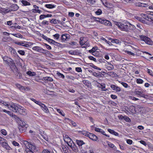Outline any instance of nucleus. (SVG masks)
Listing matches in <instances>:
<instances>
[{
    "label": "nucleus",
    "instance_id": "nucleus-1",
    "mask_svg": "<svg viewBox=\"0 0 153 153\" xmlns=\"http://www.w3.org/2000/svg\"><path fill=\"white\" fill-rule=\"evenodd\" d=\"M115 25L122 30L128 32L130 30H134L135 27L128 22L122 24L120 22H117Z\"/></svg>",
    "mask_w": 153,
    "mask_h": 153
},
{
    "label": "nucleus",
    "instance_id": "nucleus-2",
    "mask_svg": "<svg viewBox=\"0 0 153 153\" xmlns=\"http://www.w3.org/2000/svg\"><path fill=\"white\" fill-rule=\"evenodd\" d=\"M28 127V125L21 119H19V129L20 132L25 131Z\"/></svg>",
    "mask_w": 153,
    "mask_h": 153
},
{
    "label": "nucleus",
    "instance_id": "nucleus-3",
    "mask_svg": "<svg viewBox=\"0 0 153 153\" xmlns=\"http://www.w3.org/2000/svg\"><path fill=\"white\" fill-rule=\"evenodd\" d=\"M2 58L4 64L13 66L15 65V63L13 60L11 58L6 56L3 57Z\"/></svg>",
    "mask_w": 153,
    "mask_h": 153
},
{
    "label": "nucleus",
    "instance_id": "nucleus-4",
    "mask_svg": "<svg viewBox=\"0 0 153 153\" xmlns=\"http://www.w3.org/2000/svg\"><path fill=\"white\" fill-rule=\"evenodd\" d=\"M24 143L27 149H29L34 152L38 151V148L35 145L31 144L27 141H24Z\"/></svg>",
    "mask_w": 153,
    "mask_h": 153
},
{
    "label": "nucleus",
    "instance_id": "nucleus-5",
    "mask_svg": "<svg viewBox=\"0 0 153 153\" xmlns=\"http://www.w3.org/2000/svg\"><path fill=\"white\" fill-rule=\"evenodd\" d=\"M140 37L141 40L144 41L148 45H152L153 42L149 38L144 36H140Z\"/></svg>",
    "mask_w": 153,
    "mask_h": 153
},
{
    "label": "nucleus",
    "instance_id": "nucleus-6",
    "mask_svg": "<svg viewBox=\"0 0 153 153\" xmlns=\"http://www.w3.org/2000/svg\"><path fill=\"white\" fill-rule=\"evenodd\" d=\"M32 50L36 51L37 52L40 53H42L44 54L48 53L49 51L42 48L38 46H34L32 48Z\"/></svg>",
    "mask_w": 153,
    "mask_h": 153
},
{
    "label": "nucleus",
    "instance_id": "nucleus-7",
    "mask_svg": "<svg viewBox=\"0 0 153 153\" xmlns=\"http://www.w3.org/2000/svg\"><path fill=\"white\" fill-rule=\"evenodd\" d=\"M135 6L143 7H147L150 9L153 10V4L150 5L149 4L144 3L140 2L136 3L134 4Z\"/></svg>",
    "mask_w": 153,
    "mask_h": 153
},
{
    "label": "nucleus",
    "instance_id": "nucleus-8",
    "mask_svg": "<svg viewBox=\"0 0 153 153\" xmlns=\"http://www.w3.org/2000/svg\"><path fill=\"white\" fill-rule=\"evenodd\" d=\"M145 91L142 89H136L135 91V94L138 95V97H145V94L143 93L145 92Z\"/></svg>",
    "mask_w": 153,
    "mask_h": 153
},
{
    "label": "nucleus",
    "instance_id": "nucleus-9",
    "mask_svg": "<svg viewBox=\"0 0 153 153\" xmlns=\"http://www.w3.org/2000/svg\"><path fill=\"white\" fill-rule=\"evenodd\" d=\"M20 114L23 115H26L27 114V111L23 107L21 106H19L18 111Z\"/></svg>",
    "mask_w": 153,
    "mask_h": 153
},
{
    "label": "nucleus",
    "instance_id": "nucleus-10",
    "mask_svg": "<svg viewBox=\"0 0 153 153\" xmlns=\"http://www.w3.org/2000/svg\"><path fill=\"white\" fill-rule=\"evenodd\" d=\"M19 106L14 104H12L9 106V109L10 110L14 112H17L18 111Z\"/></svg>",
    "mask_w": 153,
    "mask_h": 153
},
{
    "label": "nucleus",
    "instance_id": "nucleus-11",
    "mask_svg": "<svg viewBox=\"0 0 153 153\" xmlns=\"http://www.w3.org/2000/svg\"><path fill=\"white\" fill-rule=\"evenodd\" d=\"M98 19L99 20H97V21L102 24L108 26H110L111 25V23L109 21L106 20H102L99 19Z\"/></svg>",
    "mask_w": 153,
    "mask_h": 153
},
{
    "label": "nucleus",
    "instance_id": "nucleus-12",
    "mask_svg": "<svg viewBox=\"0 0 153 153\" xmlns=\"http://www.w3.org/2000/svg\"><path fill=\"white\" fill-rule=\"evenodd\" d=\"M68 140H65V142L67 143L68 145L71 147L72 146H74V143L71 138H68Z\"/></svg>",
    "mask_w": 153,
    "mask_h": 153
},
{
    "label": "nucleus",
    "instance_id": "nucleus-13",
    "mask_svg": "<svg viewBox=\"0 0 153 153\" xmlns=\"http://www.w3.org/2000/svg\"><path fill=\"white\" fill-rule=\"evenodd\" d=\"M88 137L93 140L96 141L98 139V137L97 136L91 133H88Z\"/></svg>",
    "mask_w": 153,
    "mask_h": 153
},
{
    "label": "nucleus",
    "instance_id": "nucleus-14",
    "mask_svg": "<svg viewBox=\"0 0 153 153\" xmlns=\"http://www.w3.org/2000/svg\"><path fill=\"white\" fill-rule=\"evenodd\" d=\"M41 79L44 81L45 83H47L49 81L52 82L53 81V79L51 77L49 76L44 77Z\"/></svg>",
    "mask_w": 153,
    "mask_h": 153
},
{
    "label": "nucleus",
    "instance_id": "nucleus-15",
    "mask_svg": "<svg viewBox=\"0 0 153 153\" xmlns=\"http://www.w3.org/2000/svg\"><path fill=\"white\" fill-rule=\"evenodd\" d=\"M110 87L113 90L116 91V92H120L121 91V88H120L115 85H111Z\"/></svg>",
    "mask_w": 153,
    "mask_h": 153
},
{
    "label": "nucleus",
    "instance_id": "nucleus-16",
    "mask_svg": "<svg viewBox=\"0 0 153 153\" xmlns=\"http://www.w3.org/2000/svg\"><path fill=\"white\" fill-rule=\"evenodd\" d=\"M1 145L3 146L6 149L10 150L11 148L8 145L7 142L6 141V140L5 141H4L3 142H2Z\"/></svg>",
    "mask_w": 153,
    "mask_h": 153
},
{
    "label": "nucleus",
    "instance_id": "nucleus-17",
    "mask_svg": "<svg viewBox=\"0 0 153 153\" xmlns=\"http://www.w3.org/2000/svg\"><path fill=\"white\" fill-rule=\"evenodd\" d=\"M76 142L77 144L80 148H82V145L85 144V143L83 140H76Z\"/></svg>",
    "mask_w": 153,
    "mask_h": 153
},
{
    "label": "nucleus",
    "instance_id": "nucleus-18",
    "mask_svg": "<svg viewBox=\"0 0 153 153\" xmlns=\"http://www.w3.org/2000/svg\"><path fill=\"white\" fill-rule=\"evenodd\" d=\"M9 51L11 53V54L14 56H15L17 55V53L16 52V50L13 48H10L9 49Z\"/></svg>",
    "mask_w": 153,
    "mask_h": 153
},
{
    "label": "nucleus",
    "instance_id": "nucleus-19",
    "mask_svg": "<svg viewBox=\"0 0 153 153\" xmlns=\"http://www.w3.org/2000/svg\"><path fill=\"white\" fill-rule=\"evenodd\" d=\"M33 44L32 43L30 42H21V45L26 47H28L29 46Z\"/></svg>",
    "mask_w": 153,
    "mask_h": 153
},
{
    "label": "nucleus",
    "instance_id": "nucleus-20",
    "mask_svg": "<svg viewBox=\"0 0 153 153\" xmlns=\"http://www.w3.org/2000/svg\"><path fill=\"white\" fill-rule=\"evenodd\" d=\"M9 12V10L5 8H0V13L2 14H5Z\"/></svg>",
    "mask_w": 153,
    "mask_h": 153
},
{
    "label": "nucleus",
    "instance_id": "nucleus-21",
    "mask_svg": "<svg viewBox=\"0 0 153 153\" xmlns=\"http://www.w3.org/2000/svg\"><path fill=\"white\" fill-rule=\"evenodd\" d=\"M110 40H111V42L113 43H115L117 44H120L121 43V41L117 39H110Z\"/></svg>",
    "mask_w": 153,
    "mask_h": 153
},
{
    "label": "nucleus",
    "instance_id": "nucleus-22",
    "mask_svg": "<svg viewBox=\"0 0 153 153\" xmlns=\"http://www.w3.org/2000/svg\"><path fill=\"white\" fill-rule=\"evenodd\" d=\"M50 22L51 23H53L54 24H61V22L60 20H56L54 19H52L50 21Z\"/></svg>",
    "mask_w": 153,
    "mask_h": 153
},
{
    "label": "nucleus",
    "instance_id": "nucleus-23",
    "mask_svg": "<svg viewBox=\"0 0 153 153\" xmlns=\"http://www.w3.org/2000/svg\"><path fill=\"white\" fill-rule=\"evenodd\" d=\"M41 108L45 113H48L49 112V110L48 108L45 104Z\"/></svg>",
    "mask_w": 153,
    "mask_h": 153
},
{
    "label": "nucleus",
    "instance_id": "nucleus-24",
    "mask_svg": "<svg viewBox=\"0 0 153 153\" xmlns=\"http://www.w3.org/2000/svg\"><path fill=\"white\" fill-rule=\"evenodd\" d=\"M108 131L111 134H112L115 136H117L119 135L118 133L117 132H115L114 131L111 129H108Z\"/></svg>",
    "mask_w": 153,
    "mask_h": 153
},
{
    "label": "nucleus",
    "instance_id": "nucleus-25",
    "mask_svg": "<svg viewBox=\"0 0 153 153\" xmlns=\"http://www.w3.org/2000/svg\"><path fill=\"white\" fill-rule=\"evenodd\" d=\"M99 73H97L95 72H94L93 73L92 75L96 77H102L101 74H102V73L101 72H98Z\"/></svg>",
    "mask_w": 153,
    "mask_h": 153
},
{
    "label": "nucleus",
    "instance_id": "nucleus-26",
    "mask_svg": "<svg viewBox=\"0 0 153 153\" xmlns=\"http://www.w3.org/2000/svg\"><path fill=\"white\" fill-rule=\"evenodd\" d=\"M12 8V10L13 11H15L18 9L19 6L16 4H13L11 6Z\"/></svg>",
    "mask_w": 153,
    "mask_h": 153
},
{
    "label": "nucleus",
    "instance_id": "nucleus-27",
    "mask_svg": "<svg viewBox=\"0 0 153 153\" xmlns=\"http://www.w3.org/2000/svg\"><path fill=\"white\" fill-rule=\"evenodd\" d=\"M70 36L68 34H65L62 35L61 38L62 40H65L67 38H68Z\"/></svg>",
    "mask_w": 153,
    "mask_h": 153
},
{
    "label": "nucleus",
    "instance_id": "nucleus-28",
    "mask_svg": "<svg viewBox=\"0 0 153 153\" xmlns=\"http://www.w3.org/2000/svg\"><path fill=\"white\" fill-rule=\"evenodd\" d=\"M68 53L71 55H76L78 54V53L76 50L69 51H68Z\"/></svg>",
    "mask_w": 153,
    "mask_h": 153
},
{
    "label": "nucleus",
    "instance_id": "nucleus-29",
    "mask_svg": "<svg viewBox=\"0 0 153 153\" xmlns=\"http://www.w3.org/2000/svg\"><path fill=\"white\" fill-rule=\"evenodd\" d=\"M10 38V37L9 36H3L2 41L4 42H7Z\"/></svg>",
    "mask_w": 153,
    "mask_h": 153
},
{
    "label": "nucleus",
    "instance_id": "nucleus-30",
    "mask_svg": "<svg viewBox=\"0 0 153 153\" xmlns=\"http://www.w3.org/2000/svg\"><path fill=\"white\" fill-rule=\"evenodd\" d=\"M45 7L49 9H52L55 7V6L51 4H46L45 5Z\"/></svg>",
    "mask_w": 153,
    "mask_h": 153
},
{
    "label": "nucleus",
    "instance_id": "nucleus-31",
    "mask_svg": "<svg viewBox=\"0 0 153 153\" xmlns=\"http://www.w3.org/2000/svg\"><path fill=\"white\" fill-rule=\"evenodd\" d=\"M107 74L112 77H116L117 74L114 72H110L107 73Z\"/></svg>",
    "mask_w": 153,
    "mask_h": 153
},
{
    "label": "nucleus",
    "instance_id": "nucleus-32",
    "mask_svg": "<svg viewBox=\"0 0 153 153\" xmlns=\"http://www.w3.org/2000/svg\"><path fill=\"white\" fill-rule=\"evenodd\" d=\"M21 2L24 6L30 5V3L26 1L22 0L21 1Z\"/></svg>",
    "mask_w": 153,
    "mask_h": 153
},
{
    "label": "nucleus",
    "instance_id": "nucleus-33",
    "mask_svg": "<svg viewBox=\"0 0 153 153\" xmlns=\"http://www.w3.org/2000/svg\"><path fill=\"white\" fill-rule=\"evenodd\" d=\"M27 74L28 75L31 76H33L36 75V73L35 72H31L30 71L27 72Z\"/></svg>",
    "mask_w": 153,
    "mask_h": 153
},
{
    "label": "nucleus",
    "instance_id": "nucleus-34",
    "mask_svg": "<svg viewBox=\"0 0 153 153\" xmlns=\"http://www.w3.org/2000/svg\"><path fill=\"white\" fill-rule=\"evenodd\" d=\"M86 42L84 41V38H81L80 39V41L79 42L80 44L81 45H85Z\"/></svg>",
    "mask_w": 153,
    "mask_h": 153
},
{
    "label": "nucleus",
    "instance_id": "nucleus-35",
    "mask_svg": "<svg viewBox=\"0 0 153 153\" xmlns=\"http://www.w3.org/2000/svg\"><path fill=\"white\" fill-rule=\"evenodd\" d=\"M56 109L57 111L60 114H61L62 116H65V114L63 112V111L57 108H55Z\"/></svg>",
    "mask_w": 153,
    "mask_h": 153
},
{
    "label": "nucleus",
    "instance_id": "nucleus-36",
    "mask_svg": "<svg viewBox=\"0 0 153 153\" xmlns=\"http://www.w3.org/2000/svg\"><path fill=\"white\" fill-rule=\"evenodd\" d=\"M120 82L121 84V85H122L125 88H128L130 87V86H128V84L126 83L121 82Z\"/></svg>",
    "mask_w": 153,
    "mask_h": 153
},
{
    "label": "nucleus",
    "instance_id": "nucleus-37",
    "mask_svg": "<svg viewBox=\"0 0 153 153\" xmlns=\"http://www.w3.org/2000/svg\"><path fill=\"white\" fill-rule=\"evenodd\" d=\"M0 103L3 104L4 105L7 106L9 108V106L11 105H9L7 103L4 102V101L2 100H0Z\"/></svg>",
    "mask_w": 153,
    "mask_h": 153
},
{
    "label": "nucleus",
    "instance_id": "nucleus-38",
    "mask_svg": "<svg viewBox=\"0 0 153 153\" xmlns=\"http://www.w3.org/2000/svg\"><path fill=\"white\" fill-rule=\"evenodd\" d=\"M72 149L75 152H78V148L77 146L74 144V146H72L71 147Z\"/></svg>",
    "mask_w": 153,
    "mask_h": 153
},
{
    "label": "nucleus",
    "instance_id": "nucleus-39",
    "mask_svg": "<svg viewBox=\"0 0 153 153\" xmlns=\"http://www.w3.org/2000/svg\"><path fill=\"white\" fill-rule=\"evenodd\" d=\"M97 50V47H94L91 49L89 50L88 51L90 53H94Z\"/></svg>",
    "mask_w": 153,
    "mask_h": 153
},
{
    "label": "nucleus",
    "instance_id": "nucleus-40",
    "mask_svg": "<svg viewBox=\"0 0 153 153\" xmlns=\"http://www.w3.org/2000/svg\"><path fill=\"white\" fill-rule=\"evenodd\" d=\"M79 132L81 133V134L88 137V132L86 131H79Z\"/></svg>",
    "mask_w": 153,
    "mask_h": 153
},
{
    "label": "nucleus",
    "instance_id": "nucleus-41",
    "mask_svg": "<svg viewBox=\"0 0 153 153\" xmlns=\"http://www.w3.org/2000/svg\"><path fill=\"white\" fill-rule=\"evenodd\" d=\"M136 82L138 84H142L143 82V81L141 79H137Z\"/></svg>",
    "mask_w": 153,
    "mask_h": 153
},
{
    "label": "nucleus",
    "instance_id": "nucleus-42",
    "mask_svg": "<svg viewBox=\"0 0 153 153\" xmlns=\"http://www.w3.org/2000/svg\"><path fill=\"white\" fill-rule=\"evenodd\" d=\"M108 146L110 148H114V149H115L116 148V147H115V146L114 145V144L110 142H108Z\"/></svg>",
    "mask_w": 153,
    "mask_h": 153
},
{
    "label": "nucleus",
    "instance_id": "nucleus-43",
    "mask_svg": "<svg viewBox=\"0 0 153 153\" xmlns=\"http://www.w3.org/2000/svg\"><path fill=\"white\" fill-rule=\"evenodd\" d=\"M15 85H16V86L18 88H19V90H20L21 91H22V88H23V86H22L20 84H18V83L16 84H15Z\"/></svg>",
    "mask_w": 153,
    "mask_h": 153
},
{
    "label": "nucleus",
    "instance_id": "nucleus-44",
    "mask_svg": "<svg viewBox=\"0 0 153 153\" xmlns=\"http://www.w3.org/2000/svg\"><path fill=\"white\" fill-rule=\"evenodd\" d=\"M83 83L84 84L86 85H88L90 84L89 81L86 80H84L82 81Z\"/></svg>",
    "mask_w": 153,
    "mask_h": 153
},
{
    "label": "nucleus",
    "instance_id": "nucleus-45",
    "mask_svg": "<svg viewBox=\"0 0 153 153\" xmlns=\"http://www.w3.org/2000/svg\"><path fill=\"white\" fill-rule=\"evenodd\" d=\"M22 91H28L30 90V88L28 87H23Z\"/></svg>",
    "mask_w": 153,
    "mask_h": 153
},
{
    "label": "nucleus",
    "instance_id": "nucleus-46",
    "mask_svg": "<svg viewBox=\"0 0 153 153\" xmlns=\"http://www.w3.org/2000/svg\"><path fill=\"white\" fill-rule=\"evenodd\" d=\"M141 16L143 17L144 19H145L146 20H149V17L147 16V15L144 14H141Z\"/></svg>",
    "mask_w": 153,
    "mask_h": 153
},
{
    "label": "nucleus",
    "instance_id": "nucleus-47",
    "mask_svg": "<svg viewBox=\"0 0 153 153\" xmlns=\"http://www.w3.org/2000/svg\"><path fill=\"white\" fill-rule=\"evenodd\" d=\"M102 10L100 9H99L95 12V13L97 15H99L102 14Z\"/></svg>",
    "mask_w": 153,
    "mask_h": 153
},
{
    "label": "nucleus",
    "instance_id": "nucleus-48",
    "mask_svg": "<svg viewBox=\"0 0 153 153\" xmlns=\"http://www.w3.org/2000/svg\"><path fill=\"white\" fill-rule=\"evenodd\" d=\"M1 133L4 135H6L7 134V132L4 129H2L1 131Z\"/></svg>",
    "mask_w": 153,
    "mask_h": 153
},
{
    "label": "nucleus",
    "instance_id": "nucleus-49",
    "mask_svg": "<svg viewBox=\"0 0 153 153\" xmlns=\"http://www.w3.org/2000/svg\"><path fill=\"white\" fill-rule=\"evenodd\" d=\"M7 114L10 116L14 117H16V115L13 114L12 113L9 111H8Z\"/></svg>",
    "mask_w": 153,
    "mask_h": 153
},
{
    "label": "nucleus",
    "instance_id": "nucleus-50",
    "mask_svg": "<svg viewBox=\"0 0 153 153\" xmlns=\"http://www.w3.org/2000/svg\"><path fill=\"white\" fill-rule=\"evenodd\" d=\"M56 74L59 77H60L61 78L64 79L65 77V76L64 75L61 73L57 72Z\"/></svg>",
    "mask_w": 153,
    "mask_h": 153
},
{
    "label": "nucleus",
    "instance_id": "nucleus-51",
    "mask_svg": "<svg viewBox=\"0 0 153 153\" xmlns=\"http://www.w3.org/2000/svg\"><path fill=\"white\" fill-rule=\"evenodd\" d=\"M42 24L43 25H48L49 24V22L47 21L43 20L42 22Z\"/></svg>",
    "mask_w": 153,
    "mask_h": 153
},
{
    "label": "nucleus",
    "instance_id": "nucleus-52",
    "mask_svg": "<svg viewBox=\"0 0 153 153\" xmlns=\"http://www.w3.org/2000/svg\"><path fill=\"white\" fill-rule=\"evenodd\" d=\"M88 58L91 60H93L95 62H97L96 58L94 57L93 56H88Z\"/></svg>",
    "mask_w": 153,
    "mask_h": 153
},
{
    "label": "nucleus",
    "instance_id": "nucleus-53",
    "mask_svg": "<svg viewBox=\"0 0 153 153\" xmlns=\"http://www.w3.org/2000/svg\"><path fill=\"white\" fill-rule=\"evenodd\" d=\"M18 52L22 55H24L25 54V52L24 51L19 50L18 51Z\"/></svg>",
    "mask_w": 153,
    "mask_h": 153
},
{
    "label": "nucleus",
    "instance_id": "nucleus-54",
    "mask_svg": "<svg viewBox=\"0 0 153 153\" xmlns=\"http://www.w3.org/2000/svg\"><path fill=\"white\" fill-rule=\"evenodd\" d=\"M94 130L95 131L100 133L102 132V130L101 129L97 128H95Z\"/></svg>",
    "mask_w": 153,
    "mask_h": 153
},
{
    "label": "nucleus",
    "instance_id": "nucleus-55",
    "mask_svg": "<svg viewBox=\"0 0 153 153\" xmlns=\"http://www.w3.org/2000/svg\"><path fill=\"white\" fill-rule=\"evenodd\" d=\"M125 52L126 53H127L129 55H131L133 56H134V55H135L134 53H133L132 52H131V51H125Z\"/></svg>",
    "mask_w": 153,
    "mask_h": 153
},
{
    "label": "nucleus",
    "instance_id": "nucleus-56",
    "mask_svg": "<svg viewBox=\"0 0 153 153\" xmlns=\"http://www.w3.org/2000/svg\"><path fill=\"white\" fill-rule=\"evenodd\" d=\"M2 34L3 36H9L10 35V33L7 32H4L2 33Z\"/></svg>",
    "mask_w": 153,
    "mask_h": 153
},
{
    "label": "nucleus",
    "instance_id": "nucleus-57",
    "mask_svg": "<svg viewBox=\"0 0 153 153\" xmlns=\"http://www.w3.org/2000/svg\"><path fill=\"white\" fill-rule=\"evenodd\" d=\"M124 120L126 122H130L131 121L130 119L126 116L125 117Z\"/></svg>",
    "mask_w": 153,
    "mask_h": 153
},
{
    "label": "nucleus",
    "instance_id": "nucleus-58",
    "mask_svg": "<svg viewBox=\"0 0 153 153\" xmlns=\"http://www.w3.org/2000/svg\"><path fill=\"white\" fill-rule=\"evenodd\" d=\"M76 71L78 72H80L82 71V70L81 68L76 67L75 68Z\"/></svg>",
    "mask_w": 153,
    "mask_h": 153
},
{
    "label": "nucleus",
    "instance_id": "nucleus-59",
    "mask_svg": "<svg viewBox=\"0 0 153 153\" xmlns=\"http://www.w3.org/2000/svg\"><path fill=\"white\" fill-rule=\"evenodd\" d=\"M51 44H53L55 45H57V44H59V43L56 42V41H55L53 40V39H52V40H51Z\"/></svg>",
    "mask_w": 153,
    "mask_h": 153
},
{
    "label": "nucleus",
    "instance_id": "nucleus-60",
    "mask_svg": "<svg viewBox=\"0 0 153 153\" xmlns=\"http://www.w3.org/2000/svg\"><path fill=\"white\" fill-rule=\"evenodd\" d=\"M12 144L15 146H18L19 145V143L15 141H13Z\"/></svg>",
    "mask_w": 153,
    "mask_h": 153
},
{
    "label": "nucleus",
    "instance_id": "nucleus-61",
    "mask_svg": "<svg viewBox=\"0 0 153 153\" xmlns=\"http://www.w3.org/2000/svg\"><path fill=\"white\" fill-rule=\"evenodd\" d=\"M53 36L54 37L56 38V39H58L59 36V34L57 33L53 35Z\"/></svg>",
    "mask_w": 153,
    "mask_h": 153
},
{
    "label": "nucleus",
    "instance_id": "nucleus-62",
    "mask_svg": "<svg viewBox=\"0 0 153 153\" xmlns=\"http://www.w3.org/2000/svg\"><path fill=\"white\" fill-rule=\"evenodd\" d=\"M26 152L27 153H34L33 152L32 150H31L29 149L28 148L26 150Z\"/></svg>",
    "mask_w": 153,
    "mask_h": 153
},
{
    "label": "nucleus",
    "instance_id": "nucleus-63",
    "mask_svg": "<svg viewBox=\"0 0 153 153\" xmlns=\"http://www.w3.org/2000/svg\"><path fill=\"white\" fill-rule=\"evenodd\" d=\"M45 18V15H41L39 16V19L40 20L44 19Z\"/></svg>",
    "mask_w": 153,
    "mask_h": 153
},
{
    "label": "nucleus",
    "instance_id": "nucleus-64",
    "mask_svg": "<svg viewBox=\"0 0 153 153\" xmlns=\"http://www.w3.org/2000/svg\"><path fill=\"white\" fill-rule=\"evenodd\" d=\"M111 97L113 99H115L117 98V96L113 94H111Z\"/></svg>",
    "mask_w": 153,
    "mask_h": 153
}]
</instances>
